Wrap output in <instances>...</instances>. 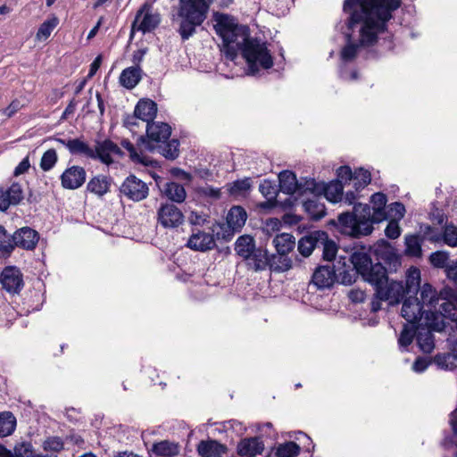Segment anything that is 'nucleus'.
Segmentation results:
<instances>
[{"instance_id":"37","label":"nucleus","mask_w":457,"mask_h":457,"mask_svg":"<svg viewBox=\"0 0 457 457\" xmlns=\"http://www.w3.org/2000/svg\"><path fill=\"white\" fill-rule=\"evenodd\" d=\"M321 188L322 193L329 202L337 203L343 199L344 187L341 181L334 180L328 184L322 183Z\"/></svg>"},{"instance_id":"8","label":"nucleus","mask_w":457,"mask_h":457,"mask_svg":"<svg viewBox=\"0 0 457 457\" xmlns=\"http://www.w3.org/2000/svg\"><path fill=\"white\" fill-rule=\"evenodd\" d=\"M445 328V322L438 320V317L426 320L425 327L420 325L416 326L417 343L424 353H431L435 347L432 330L440 332L443 331Z\"/></svg>"},{"instance_id":"38","label":"nucleus","mask_w":457,"mask_h":457,"mask_svg":"<svg viewBox=\"0 0 457 457\" xmlns=\"http://www.w3.org/2000/svg\"><path fill=\"white\" fill-rule=\"evenodd\" d=\"M163 193L171 202L179 204L183 203L187 196L184 187L177 182H167L163 187Z\"/></svg>"},{"instance_id":"19","label":"nucleus","mask_w":457,"mask_h":457,"mask_svg":"<svg viewBox=\"0 0 457 457\" xmlns=\"http://www.w3.org/2000/svg\"><path fill=\"white\" fill-rule=\"evenodd\" d=\"M437 305L436 312H438L441 316L452 321H457V296L451 289L441 291V299Z\"/></svg>"},{"instance_id":"39","label":"nucleus","mask_w":457,"mask_h":457,"mask_svg":"<svg viewBox=\"0 0 457 457\" xmlns=\"http://www.w3.org/2000/svg\"><path fill=\"white\" fill-rule=\"evenodd\" d=\"M68 145V150L72 155H83L87 158L91 159L94 155L93 148L89 146L87 143L83 141L80 138H72L70 139V143Z\"/></svg>"},{"instance_id":"9","label":"nucleus","mask_w":457,"mask_h":457,"mask_svg":"<svg viewBox=\"0 0 457 457\" xmlns=\"http://www.w3.org/2000/svg\"><path fill=\"white\" fill-rule=\"evenodd\" d=\"M424 315L426 320H429L431 318H437V313L431 310H424L421 303L417 297L410 295L404 299L402 307V316L408 322L415 324L421 320Z\"/></svg>"},{"instance_id":"61","label":"nucleus","mask_w":457,"mask_h":457,"mask_svg":"<svg viewBox=\"0 0 457 457\" xmlns=\"http://www.w3.org/2000/svg\"><path fill=\"white\" fill-rule=\"evenodd\" d=\"M219 230L216 232V237L218 239H223L224 241H229L233 237L237 231H234V228L229 226L228 223L220 224Z\"/></svg>"},{"instance_id":"40","label":"nucleus","mask_w":457,"mask_h":457,"mask_svg":"<svg viewBox=\"0 0 457 457\" xmlns=\"http://www.w3.org/2000/svg\"><path fill=\"white\" fill-rule=\"evenodd\" d=\"M405 240V254L411 257H420L422 254L421 245L423 239L418 235H408Z\"/></svg>"},{"instance_id":"41","label":"nucleus","mask_w":457,"mask_h":457,"mask_svg":"<svg viewBox=\"0 0 457 457\" xmlns=\"http://www.w3.org/2000/svg\"><path fill=\"white\" fill-rule=\"evenodd\" d=\"M298 195H320L322 194V183H318L314 179H304L298 183Z\"/></svg>"},{"instance_id":"58","label":"nucleus","mask_w":457,"mask_h":457,"mask_svg":"<svg viewBox=\"0 0 457 457\" xmlns=\"http://www.w3.org/2000/svg\"><path fill=\"white\" fill-rule=\"evenodd\" d=\"M448 261V255L442 251H436L430 254L429 262L435 268H445Z\"/></svg>"},{"instance_id":"56","label":"nucleus","mask_w":457,"mask_h":457,"mask_svg":"<svg viewBox=\"0 0 457 457\" xmlns=\"http://www.w3.org/2000/svg\"><path fill=\"white\" fill-rule=\"evenodd\" d=\"M259 191L266 199L276 198L278 195L277 186L269 179L261 182Z\"/></svg>"},{"instance_id":"53","label":"nucleus","mask_w":457,"mask_h":457,"mask_svg":"<svg viewBox=\"0 0 457 457\" xmlns=\"http://www.w3.org/2000/svg\"><path fill=\"white\" fill-rule=\"evenodd\" d=\"M197 193L199 195L208 198L213 201L219 200L221 198V188L214 187L210 185H206L204 187H200L197 188Z\"/></svg>"},{"instance_id":"62","label":"nucleus","mask_w":457,"mask_h":457,"mask_svg":"<svg viewBox=\"0 0 457 457\" xmlns=\"http://www.w3.org/2000/svg\"><path fill=\"white\" fill-rule=\"evenodd\" d=\"M337 179L342 183L354 180V172L352 171L349 166H341L337 170Z\"/></svg>"},{"instance_id":"50","label":"nucleus","mask_w":457,"mask_h":457,"mask_svg":"<svg viewBox=\"0 0 457 457\" xmlns=\"http://www.w3.org/2000/svg\"><path fill=\"white\" fill-rule=\"evenodd\" d=\"M43 449L46 452L60 453L64 448V443L59 436H49L43 442Z\"/></svg>"},{"instance_id":"43","label":"nucleus","mask_w":457,"mask_h":457,"mask_svg":"<svg viewBox=\"0 0 457 457\" xmlns=\"http://www.w3.org/2000/svg\"><path fill=\"white\" fill-rule=\"evenodd\" d=\"M162 144L158 146L159 152L166 159L175 160L179 154V142L177 139L162 142Z\"/></svg>"},{"instance_id":"3","label":"nucleus","mask_w":457,"mask_h":457,"mask_svg":"<svg viewBox=\"0 0 457 457\" xmlns=\"http://www.w3.org/2000/svg\"><path fill=\"white\" fill-rule=\"evenodd\" d=\"M349 261L356 273L373 287L371 312L375 313L381 310V299H393L397 302L395 295H399V292H402V286L396 282H389L386 269L380 262L373 263L364 248L354 250Z\"/></svg>"},{"instance_id":"22","label":"nucleus","mask_w":457,"mask_h":457,"mask_svg":"<svg viewBox=\"0 0 457 457\" xmlns=\"http://www.w3.org/2000/svg\"><path fill=\"white\" fill-rule=\"evenodd\" d=\"M264 451V444L260 437H246L239 441L237 453L240 457H256Z\"/></svg>"},{"instance_id":"24","label":"nucleus","mask_w":457,"mask_h":457,"mask_svg":"<svg viewBox=\"0 0 457 457\" xmlns=\"http://www.w3.org/2000/svg\"><path fill=\"white\" fill-rule=\"evenodd\" d=\"M112 182L113 179L110 176L96 175L87 182V191L101 198L110 192Z\"/></svg>"},{"instance_id":"33","label":"nucleus","mask_w":457,"mask_h":457,"mask_svg":"<svg viewBox=\"0 0 457 457\" xmlns=\"http://www.w3.org/2000/svg\"><path fill=\"white\" fill-rule=\"evenodd\" d=\"M267 269L276 272H285L292 268V260L286 253L270 254L268 253Z\"/></svg>"},{"instance_id":"20","label":"nucleus","mask_w":457,"mask_h":457,"mask_svg":"<svg viewBox=\"0 0 457 457\" xmlns=\"http://www.w3.org/2000/svg\"><path fill=\"white\" fill-rule=\"evenodd\" d=\"M214 237L212 233L202 231L198 228H194L192 235L187 240V246L190 249L206 252L215 247Z\"/></svg>"},{"instance_id":"32","label":"nucleus","mask_w":457,"mask_h":457,"mask_svg":"<svg viewBox=\"0 0 457 457\" xmlns=\"http://www.w3.org/2000/svg\"><path fill=\"white\" fill-rule=\"evenodd\" d=\"M179 445L169 440H162L152 445V453L160 457H174L179 453Z\"/></svg>"},{"instance_id":"4","label":"nucleus","mask_w":457,"mask_h":457,"mask_svg":"<svg viewBox=\"0 0 457 457\" xmlns=\"http://www.w3.org/2000/svg\"><path fill=\"white\" fill-rule=\"evenodd\" d=\"M215 0H179L172 21L178 24L177 32L182 41L188 40L196 33L208 17L211 5Z\"/></svg>"},{"instance_id":"64","label":"nucleus","mask_w":457,"mask_h":457,"mask_svg":"<svg viewBox=\"0 0 457 457\" xmlns=\"http://www.w3.org/2000/svg\"><path fill=\"white\" fill-rule=\"evenodd\" d=\"M23 106L24 104L21 102V100L16 98L12 100L5 109L2 110V113L5 115L7 118H11Z\"/></svg>"},{"instance_id":"21","label":"nucleus","mask_w":457,"mask_h":457,"mask_svg":"<svg viewBox=\"0 0 457 457\" xmlns=\"http://www.w3.org/2000/svg\"><path fill=\"white\" fill-rule=\"evenodd\" d=\"M0 283L7 292L19 293L23 287L22 276L15 267H5L0 275Z\"/></svg>"},{"instance_id":"11","label":"nucleus","mask_w":457,"mask_h":457,"mask_svg":"<svg viewBox=\"0 0 457 457\" xmlns=\"http://www.w3.org/2000/svg\"><path fill=\"white\" fill-rule=\"evenodd\" d=\"M161 22L159 13L151 12V5L144 4L137 11L135 21L132 23L131 30L141 31L143 34L153 31Z\"/></svg>"},{"instance_id":"28","label":"nucleus","mask_w":457,"mask_h":457,"mask_svg":"<svg viewBox=\"0 0 457 457\" xmlns=\"http://www.w3.org/2000/svg\"><path fill=\"white\" fill-rule=\"evenodd\" d=\"M303 210L312 220H319L326 215V207L320 202L319 195L302 201Z\"/></svg>"},{"instance_id":"59","label":"nucleus","mask_w":457,"mask_h":457,"mask_svg":"<svg viewBox=\"0 0 457 457\" xmlns=\"http://www.w3.org/2000/svg\"><path fill=\"white\" fill-rule=\"evenodd\" d=\"M356 270L353 271V269H344L343 270H340L338 269V277L340 279V282L344 285H352L356 281L357 278Z\"/></svg>"},{"instance_id":"36","label":"nucleus","mask_w":457,"mask_h":457,"mask_svg":"<svg viewBox=\"0 0 457 457\" xmlns=\"http://www.w3.org/2000/svg\"><path fill=\"white\" fill-rule=\"evenodd\" d=\"M272 244L276 248L278 253H286L288 254L292 252L295 246V237L288 233H281L277 235L273 240Z\"/></svg>"},{"instance_id":"42","label":"nucleus","mask_w":457,"mask_h":457,"mask_svg":"<svg viewBox=\"0 0 457 457\" xmlns=\"http://www.w3.org/2000/svg\"><path fill=\"white\" fill-rule=\"evenodd\" d=\"M16 428V419L10 411L0 412V436L12 435Z\"/></svg>"},{"instance_id":"16","label":"nucleus","mask_w":457,"mask_h":457,"mask_svg":"<svg viewBox=\"0 0 457 457\" xmlns=\"http://www.w3.org/2000/svg\"><path fill=\"white\" fill-rule=\"evenodd\" d=\"M86 170L79 165L67 168L60 177L62 187L65 189L75 190L86 181Z\"/></svg>"},{"instance_id":"13","label":"nucleus","mask_w":457,"mask_h":457,"mask_svg":"<svg viewBox=\"0 0 457 457\" xmlns=\"http://www.w3.org/2000/svg\"><path fill=\"white\" fill-rule=\"evenodd\" d=\"M93 160H99L101 162L110 165L113 162L112 155L122 157L123 152L117 144L111 139L96 140L93 149Z\"/></svg>"},{"instance_id":"60","label":"nucleus","mask_w":457,"mask_h":457,"mask_svg":"<svg viewBox=\"0 0 457 457\" xmlns=\"http://www.w3.org/2000/svg\"><path fill=\"white\" fill-rule=\"evenodd\" d=\"M386 236L390 239H396L401 235L399 220H390L385 229Z\"/></svg>"},{"instance_id":"47","label":"nucleus","mask_w":457,"mask_h":457,"mask_svg":"<svg viewBox=\"0 0 457 457\" xmlns=\"http://www.w3.org/2000/svg\"><path fill=\"white\" fill-rule=\"evenodd\" d=\"M58 161L57 153L54 149L46 151L40 160V168L44 171H48L54 167Z\"/></svg>"},{"instance_id":"57","label":"nucleus","mask_w":457,"mask_h":457,"mask_svg":"<svg viewBox=\"0 0 457 457\" xmlns=\"http://www.w3.org/2000/svg\"><path fill=\"white\" fill-rule=\"evenodd\" d=\"M386 212L388 213V218L392 217L391 220H400L404 217L406 211L402 203L395 202L388 205V210Z\"/></svg>"},{"instance_id":"5","label":"nucleus","mask_w":457,"mask_h":457,"mask_svg":"<svg viewBox=\"0 0 457 457\" xmlns=\"http://www.w3.org/2000/svg\"><path fill=\"white\" fill-rule=\"evenodd\" d=\"M213 20L216 22L214 29L223 42L226 56L231 61L235 60L237 53L252 38L249 36V29L246 26H239L228 14L215 12Z\"/></svg>"},{"instance_id":"30","label":"nucleus","mask_w":457,"mask_h":457,"mask_svg":"<svg viewBox=\"0 0 457 457\" xmlns=\"http://www.w3.org/2000/svg\"><path fill=\"white\" fill-rule=\"evenodd\" d=\"M142 79V70L140 67H129L124 69L119 78L122 87L132 89Z\"/></svg>"},{"instance_id":"55","label":"nucleus","mask_w":457,"mask_h":457,"mask_svg":"<svg viewBox=\"0 0 457 457\" xmlns=\"http://www.w3.org/2000/svg\"><path fill=\"white\" fill-rule=\"evenodd\" d=\"M420 231L423 233L422 239L430 242H439L442 240V235L438 230L428 224L420 226Z\"/></svg>"},{"instance_id":"17","label":"nucleus","mask_w":457,"mask_h":457,"mask_svg":"<svg viewBox=\"0 0 457 457\" xmlns=\"http://www.w3.org/2000/svg\"><path fill=\"white\" fill-rule=\"evenodd\" d=\"M337 278V270L334 266L327 265H320L318 266L312 276L311 282L318 288V289H325L331 287Z\"/></svg>"},{"instance_id":"14","label":"nucleus","mask_w":457,"mask_h":457,"mask_svg":"<svg viewBox=\"0 0 457 457\" xmlns=\"http://www.w3.org/2000/svg\"><path fill=\"white\" fill-rule=\"evenodd\" d=\"M420 281V271L418 268H411L408 270L407 278L405 283L403 281L397 280H389V282H396L402 286V292H399V295H395L397 299V302H395L393 299H381V303L383 301L388 302L389 305H396L402 302L404 295L407 294H417Z\"/></svg>"},{"instance_id":"26","label":"nucleus","mask_w":457,"mask_h":457,"mask_svg":"<svg viewBox=\"0 0 457 457\" xmlns=\"http://www.w3.org/2000/svg\"><path fill=\"white\" fill-rule=\"evenodd\" d=\"M170 133L171 128L167 123L150 121L146 125V135L152 141L159 143L167 141Z\"/></svg>"},{"instance_id":"12","label":"nucleus","mask_w":457,"mask_h":457,"mask_svg":"<svg viewBox=\"0 0 457 457\" xmlns=\"http://www.w3.org/2000/svg\"><path fill=\"white\" fill-rule=\"evenodd\" d=\"M157 220L163 228H173L184 222V215L174 204L165 203L157 211Z\"/></svg>"},{"instance_id":"49","label":"nucleus","mask_w":457,"mask_h":457,"mask_svg":"<svg viewBox=\"0 0 457 457\" xmlns=\"http://www.w3.org/2000/svg\"><path fill=\"white\" fill-rule=\"evenodd\" d=\"M442 240L452 247L457 246V227L453 224H447L444 228V231L441 234Z\"/></svg>"},{"instance_id":"44","label":"nucleus","mask_w":457,"mask_h":457,"mask_svg":"<svg viewBox=\"0 0 457 457\" xmlns=\"http://www.w3.org/2000/svg\"><path fill=\"white\" fill-rule=\"evenodd\" d=\"M319 248H322V258L324 260L330 262L336 258L337 246L333 240L328 238L327 232L324 240H320Z\"/></svg>"},{"instance_id":"15","label":"nucleus","mask_w":457,"mask_h":457,"mask_svg":"<svg viewBox=\"0 0 457 457\" xmlns=\"http://www.w3.org/2000/svg\"><path fill=\"white\" fill-rule=\"evenodd\" d=\"M39 234L29 227H22L12 235V251L15 247L34 250L38 243Z\"/></svg>"},{"instance_id":"1","label":"nucleus","mask_w":457,"mask_h":457,"mask_svg":"<svg viewBox=\"0 0 457 457\" xmlns=\"http://www.w3.org/2000/svg\"><path fill=\"white\" fill-rule=\"evenodd\" d=\"M402 0H345L344 12L349 13L348 28L361 23L359 44H348L341 51L345 62L353 60L359 46H370L377 43L378 36L387 30V22L393 12L400 8Z\"/></svg>"},{"instance_id":"2","label":"nucleus","mask_w":457,"mask_h":457,"mask_svg":"<svg viewBox=\"0 0 457 457\" xmlns=\"http://www.w3.org/2000/svg\"><path fill=\"white\" fill-rule=\"evenodd\" d=\"M387 198L384 193L378 192L370 196V204L356 203L353 212H345L337 215L331 223L344 235L359 238L370 235L374 225L388 219L386 212Z\"/></svg>"},{"instance_id":"6","label":"nucleus","mask_w":457,"mask_h":457,"mask_svg":"<svg viewBox=\"0 0 457 457\" xmlns=\"http://www.w3.org/2000/svg\"><path fill=\"white\" fill-rule=\"evenodd\" d=\"M234 250L249 270L259 272L267 270L268 250L264 246H257L253 236L245 234L238 237Z\"/></svg>"},{"instance_id":"25","label":"nucleus","mask_w":457,"mask_h":457,"mask_svg":"<svg viewBox=\"0 0 457 457\" xmlns=\"http://www.w3.org/2000/svg\"><path fill=\"white\" fill-rule=\"evenodd\" d=\"M196 451L201 457H222L227 452V446L214 439L202 440Z\"/></svg>"},{"instance_id":"23","label":"nucleus","mask_w":457,"mask_h":457,"mask_svg":"<svg viewBox=\"0 0 457 457\" xmlns=\"http://www.w3.org/2000/svg\"><path fill=\"white\" fill-rule=\"evenodd\" d=\"M325 237L326 232L322 230H315L302 237L297 245L299 253L304 257L310 256L315 248H319L320 240Z\"/></svg>"},{"instance_id":"63","label":"nucleus","mask_w":457,"mask_h":457,"mask_svg":"<svg viewBox=\"0 0 457 457\" xmlns=\"http://www.w3.org/2000/svg\"><path fill=\"white\" fill-rule=\"evenodd\" d=\"M358 179L360 180L359 187H366L370 183L371 180L370 172L362 168L356 170L354 171V180Z\"/></svg>"},{"instance_id":"54","label":"nucleus","mask_w":457,"mask_h":457,"mask_svg":"<svg viewBox=\"0 0 457 457\" xmlns=\"http://www.w3.org/2000/svg\"><path fill=\"white\" fill-rule=\"evenodd\" d=\"M454 357L452 353H438L434 357V362L441 369L452 370L456 365L454 364Z\"/></svg>"},{"instance_id":"52","label":"nucleus","mask_w":457,"mask_h":457,"mask_svg":"<svg viewBox=\"0 0 457 457\" xmlns=\"http://www.w3.org/2000/svg\"><path fill=\"white\" fill-rule=\"evenodd\" d=\"M33 454L34 448L29 442L17 444L12 451V457H33Z\"/></svg>"},{"instance_id":"18","label":"nucleus","mask_w":457,"mask_h":457,"mask_svg":"<svg viewBox=\"0 0 457 457\" xmlns=\"http://www.w3.org/2000/svg\"><path fill=\"white\" fill-rule=\"evenodd\" d=\"M24 198L22 187L13 182L8 188L0 187V211L5 212L11 205H18Z\"/></svg>"},{"instance_id":"51","label":"nucleus","mask_w":457,"mask_h":457,"mask_svg":"<svg viewBox=\"0 0 457 457\" xmlns=\"http://www.w3.org/2000/svg\"><path fill=\"white\" fill-rule=\"evenodd\" d=\"M416 337V327L404 326L398 338V344L402 347L409 346Z\"/></svg>"},{"instance_id":"7","label":"nucleus","mask_w":457,"mask_h":457,"mask_svg":"<svg viewBox=\"0 0 457 457\" xmlns=\"http://www.w3.org/2000/svg\"><path fill=\"white\" fill-rule=\"evenodd\" d=\"M240 53L247 63L249 74L257 73L261 68L269 70L274 64L267 43L258 38L252 37Z\"/></svg>"},{"instance_id":"45","label":"nucleus","mask_w":457,"mask_h":457,"mask_svg":"<svg viewBox=\"0 0 457 457\" xmlns=\"http://www.w3.org/2000/svg\"><path fill=\"white\" fill-rule=\"evenodd\" d=\"M58 24V18L56 16H52L40 25L37 32L36 37L38 40L47 39L50 37L52 31L57 27Z\"/></svg>"},{"instance_id":"48","label":"nucleus","mask_w":457,"mask_h":457,"mask_svg":"<svg viewBox=\"0 0 457 457\" xmlns=\"http://www.w3.org/2000/svg\"><path fill=\"white\" fill-rule=\"evenodd\" d=\"M0 253L8 255L12 253V235L3 225H0Z\"/></svg>"},{"instance_id":"34","label":"nucleus","mask_w":457,"mask_h":457,"mask_svg":"<svg viewBox=\"0 0 457 457\" xmlns=\"http://www.w3.org/2000/svg\"><path fill=\"white\" fill-rule=\"evenodd\" d=\"M441 299V293L437 295L436 290L429 284H425L420 291V300L422 307L428 306V310L436 312V306Z\"/></svg>"},{"instance_id":"27","label":"nucleus","mask_w":457,"mask_h":457,"mask_svg":"<svg viewBox=\"0 0 457 457\" xmlns=\"http://www.w3.org/2000/svg\"><path fill=\"white\" fill-rule=\"evenodd\" d=\"M135 115L137 119L149 123L157 114V104L151 99H141L135 107Z\"/></svg>"},{"instance_id":"35","label":"nucleus","mask_w":457,"mask_h":457,"mask_svg":"<svg viewBox=\"0 0 457 457\" xmlns=\"http://www.w3.org/2000/svg\"><path fill=\"white\" fill-rule=\"evenodd\" d=\"M247 213L245 210L238 205L233 206L227 216V223L234 228V231H240L245 224Z\"/></svg>"},{"instance_id":"46","label":"nucleus","mask_w":457,"mask_h":457,"mask_svg":"<svg viewBox=\"0 0 457 457\" xmlns=\"http://www.w3.org/2000/svg\"><path fill=\"white\" fill-rule=\"evenodd\" d=\"M251 187L249 179H237L233 183L226 185V188L230 195H239L248 191Z\"/></svg>"},{"instance_id":"29","label":"nucleus","mask_w":457,"mask_h":457,"mask_svg":"<svg viewBox=\"0 0 457 457\" xmlns=\"http://www.w3.org/2000/svg\"><path fill=\"white\" fill-rule=\"evenodd\" d=\"M279 189L287 195L297 194L298 183L295 174L291 170H283L278 174Z\"/></svg>"},{"instance_id":"31","label":"nucleus","mask_w":457,"mask_h":457,"mask_svg":"<svg viewBox=\"0 0 457 457\" xmlns=\"http://www.w3.org/2000/svg\"><path fill=\"white\" fill-rule=\"evenodd\" d=\"M300 452L301 447L298 444L294 441H287L274 446L270 455V457H297Z\"/></svg>"},{"instance_id":"10","label":"nucleus","mask_w":457,"mask_h":457,"mask_svg":"<svg viewBox=\"0 0 457 457\" xmlns=\"http://www.w3.org/2000/svg\"><path fill=\"white\" fill-rule=\"evenodd\" d=\"M120 193L129 200L140 202L148 196L149 188L145 182L131 174L120 185Z\"/></svg>"}]
</instances>
